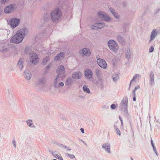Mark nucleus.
<instances>
[{
    "instance_id": "obj_1",
    "label": "nucleus",
    "mask_w": 160,
    "mask_h": 160,
    "mask_svg": "<svg viewBox=\"0 0 160 160\" xmlns=\"http://www.w3.org/2000/svg\"><path fill=\"white\" fill-rule=\"evenodd\" d=\"M28 29L26 28H22L18 30L16 34L12 37L10 40V42L18 44L21 43L24 38L27 34Z\"/></svg>"
},
{
    "instance_id": "obj_2",
    "label": "nucleus",
    "mask_w": 160,
    "mask_h": 160,
    "mask_svg": "<svg viewBox=\"0 0 160 160\" xmlns=\"http://www.w3.org/2000/svg\"><path fill=\"white\" fill-rule=\"evenodd\" d=\"M62 12L58 8H56L52 11L50 14L51 19L54 22H58L61 19Z\"/></svg>"
},
{
    "instance_id": "obj_3",
    "label": "nucleus",
    "mask_w": 160,
    "mask_h": 160,
    "mask_svg": "<svg viewBox=\"0 0 160 160\" xmlns=\"http://www.w3.org/2000/svg\"><path fill=\"white\" fill-rule=\"evenodd\" d=\"M128 99L126 98H124L121 102L119 108L120 109L123 111L126 115L128 114L127 109Z\"/></svg>"
},
{
    "instance_id": "obj_4",
    "label": "nucleus",
    "mask_w": 160,
    "mask_h": 160,
    "mask_svg": "<svg viewBox=\"0 0 160 160\" xmlns=\"http://www.w3.org/2000/svg\"><path fill=\"white\" fill-rule=\"evenodd\" d=\"M108 45L110 49L114 52H117L119 49L118 44L113 40H109L108 42Z\"/></svg>"
},
{
    "instance_id": "obj_5",
    "label": "nucleus",
    "mask_w": 160,
    "mask_h": 160,
    "mask_svg": "<svg viewBox=\"0 0 160 160\" xmlns=\"http://www.w3.org/2000/svg\"><path fill=\"white\" fill-rule=\"evenodd\" d=\"M97 15L103 21L109 22L111 20L110 17L104 12L99 11Z\"/></svg>"
},
{
    "instance_id": "obj_6",
    "label": "nucleus",
    "mask_w": 160,
    "mask_h": 160,
    "mask_svg": "<svg viewBox=\"0 0 160 160\" xmlns=\"http://www.w3.org/2000/svg\"><path fill=\"white\" fill-rule=\"evenodd\" d=\"M30 60L32 63L37 64L39 61V58L37 54L33 52H32L30 54Z\"/></svg>"
},
{
    "instance_id": "obj_7",
    "label": "nucleus",
    "mask_w": 160,
    "mask_h": 160,
    "mask_svg": "<svg viewBox=\"0 0 160 160\" xmlns=\"http://www.w3.org/2000/svg\"><path fill=\"white\" fill-rule=\"evenodd\" d=\"M65 68L62 65L59 66L57 70V76L62 78L65 77Z\"/></svg>"
},
{
    "instance_id": "obj_8",
    "label": "nucleus",
    "mask_w": 160,
    "mask_h": 160,
    "mask_svg": "<svg viewBox=\"0 0 160 160\" xmlns=\"http://www.w3.org/2000/svg\"><path fill=\"white\" fill-rule=\"evenodd\" d=\"M159 32V30L158 28L153 29L151 33L149 42H151L158 35V33Z\"/></svg>"
},
{
    "instance_id": "obj_9",
    "label": "nucleus",
    "mask_w": 160,
    "mask_h": 160,
    "mask_svg": "<svg viewBox=\"0 0 160 160\" xmlns=\"http://www.w3.org/2000/svg\"><path fill=\"white\" fill-rule=\"evenodd\" d=\"M20 20L19 19L13 18L9 21V24L12 28H14L17 27L19 24Z\"/></svg>"
},
{
    "instance_id": "obj_10",
    "label": "nucleus",
    "mask_w": 160,
    "mask_h": 160,
    "mask_svg": "<svg viewBox=\"0 0 160 160\" xmlns=\"http://www.w3.org/2000/svg\"><path fill=\"white\" fill-rule=\"evenodd\" d=\"M102 148L105 152L110 153H111V144L110 143L107 142L102 145Z\"/></svg>"
},
{
    "instance_id": "obj_11",
    "label": "nucleus",
    "mask_w": 160,
    "mask_h": 160,
    "mask_svg": "<svg viewBox=\"0 0 160 160\" xmlns=\"http://www.w3.org/2000/svg\"><path fill=\"white\" fill-rule=\"evenodd\" d=\"M105 25L104 23L102 22L101 23H98L94 25H91L90 27L92 29L98 30L103 28Z\"/></svg>"
},
{
    "instance_id": "obj_12",
    "label": "nucleus",
    "mask_w": 160,
    "mask_h": 160,
    "mask_svg": "<svg viewBox=\"0 0 160 160\" xmlns=\"http://www.w3.org/2000/svg\"><path fill=\"white\" fill-rule=\"evenodd\" d=\"M98 65L101 68L106 69L107 68V64L105 60L99 58L97 60Z\"/></svg>"
},
{
    "instance_id": "obj_13",
    "label": "nucleus",
    "mask_w": 160,
    "mask_h": 160,
    "mask_svg": "<svg viewBox=\"0 0 160 160\" xmlns=\"http://www.w3.org/2000/svg\"><path fill=\"white\" fill-rule=\"evenodd\" d=\"M79 53L82 56L85 55L86 56H89L91 54V52L89 49L85 48L80 50Z\"/></svg>"
},
{
    "instance_id": "obj_14",
    "label": "nucleus",
    "mask_w": 160,
    "mask_h": 160,
    "mask_svg": "<svg viewBox=\"0 0 160 160\" xmlns=\"http://www.w3.org/2000/svg\"><path fill=\"white\" fill-rule=\"evenodd\" d=\"M82 75V73L80 71L74 72L72 73V77L73 79H78L81 78Z\"/></svg>"
},
{
    "instance_id": "obj_15",
    "label": "nucleus",
    "mask_w": 160,
    "mask_h": 160,
    "mask_svg": "<svg viewBox=\"0 0 160 160\" xmlns=\"http://www.w3.org/2000/svg\"><path fill=\"white\" fill-rule=\"evenodd\" d=\"M15 8L13 5L11 4L6 7L4 9V12L5 13H10L13 12Z\"/></svg>"
},
{
    "instance_id": "obj_16",
    "label": "nucleus",
    "mask_w": 160,
    "mask_h": 160,
    "mask_svg": "<svg viewBox=\"0 0 160 160\" xmlns=\"http://www.w3.org/2000/svg\"><path fill=\"white\" fill-rule=\"evenodd\" d=\"M84 75L88 79H91L93 76V73L90 69H87L85 71Z\"/></svg>"
},
{
    "instance_id": "obj_17",
    "label": "nucleus",
    "mask_w": 160,
    "mask_h": 160,
    "mask_svg": "<svg viewBox=\"0 0 160 160\" xmlns=\"http://www.w3.org/2000/svg\"><path fill=\"white\" fill-rule=\"evenodd\" d=\"M24 76L25 78L28 80H30L32 77V75L31 72L27 69L25 70Z\"/></svg>"
},
{
    "instance_id": "obj_18",
    "label": "nucleus",
    "mask_w": 160,
    "mask_h": 160,
    "mask_svg": "<svg viewBox=\"0 0 160 160\" xmlns=\"http://www.w3.org/2000/svg\"><path fill=\"white\" fill-rule=\"evenodd\" d=\"M74 80L72 78L69 77L67 78L65 82V85L68 87H70L73 83Z\"/></svg>"
},
{
    "instance_id": "obj_19",
    "label": "nucleus",
    "mask_w": 160,
    "mask_h": 160,
    "mask_svg": "<svg viewBox=\"0 0 160 160\" xmlns=\"http://www.w3.org/2000/svg\"><path fill=\"white\" fill-rule=\"evenodd\" d=\"M64 53L62 52H60L54 58V60L56 61L57 60H61L64 58Z\"/></svg>"
},
{
    "instance_id": "obj_20",
    "label": "nucleus",
    "mask_w": 160,
    "mask_h": 160,
    "mask_svg": "<svg viewBox=\"0 0 160 160\" xmlns=\"http://www.w3.org/2000/svg\"><path fill=\"white\" fill-rule=\"evenodd\" d=\"M23 59L22 58H20L19 59V61L18 62L17 64V67L18 68L20 69V70H21L23 68Z\"/></svg>"
},
{
    "instance_id": "obj_21",
    "label": "nucleus",
    "mask_w": 160,
    "mask_h": 160,
    "mask_svg": "<svg viewBox=\"0 0 160 160\" xmlns=\"http://www.w3.org/2000/svg\"><path fill=\"white\" fill-rule=\"evenodd\" d=\"M26 122L28 127L34 128H36L35 126L34 125V124L33 123L32 120L28 119L26 121Z\"/></svg>"
},
{
    "instance_id": "obj_22",
    "label": "nucleus",
    "mask_w": 160,
    "mask_h": 160,
    "mask_svg": "<svg viewBox=\"0 0 160 160\" xmlns=\"http://www.w3.org/2000/svg\"><path fill=\"white\" fill-rule=\"evenodd\" d=\"M46 79L45 78L43 77L39 79L38 84L39 87H42L45 83Z\"/></svg>"
},
{
    "instance_id": "obj_23",
    "label": "nucleus",
    "mask_w": 160,
    "mask_h": 160,
    "mask_svg": "<svg viewBox=\"0 0 160 160\" xmlns=\"http://www.w3.org/2000/svg\"><path fill=\"white\" fill-rule=\"evenodd\" d=\"M95 73L97 78H99V77H101L102 75V72L99 69H96L95 70Z\"/></svg>"
},
{
    "instance_id": "obj_24",
    "label": "nucleus",
    "mask_w": 160,
    "mask_h": 160,
    "mask_svg": "<svg viewBox=\"0 0 160 160\" xmlns=\"http://www.w3.org/2000/svg\"><path fill=\"white\" fill-rule=\"evenodd\" d=\"M150 82L151 85H153L154 84V73L153 71L151 72L150 74Z\"/></svg>"
},
{
    "instance_id": "obj_25",
    "label": "nucleus",
    "mask_w": 160,
    "mask_h": 160,
    "mask_svg": "<svg viewBox=\"0 0 160 160\" xmlns=\"http://www.w3.org/2000/svg\"><path fill=\"white\" fill-rule=\"evenodd\" d=\"M125 56L126 58L128 59H129L131 58V52L130 49L128 48L126 50V52L125 53Z\"/></svg>"
},
{
    "instance_id": "obj_26",
    "label": "nucleus",
    "mask_w": 160,
    "mask_h": 160,
    "mask_svg": "<svg viewBox=\"0 0 160 160\" xmlns=\"http://www.w3.org/2000/svg\"><path fill=\"white\" fill-rule=\"evenodd\" d=\"M112 78L113 81L115 82H117L119 79V76L117 73H114L112 76Z\"/></svg>"
},
{
    "instance_id": "obj_27",
    "label": "nucleus",
    "mask_w": 160,
    "mask_h": 160,
    "mask_svg": "<svg viewBox=\"0 0 160 160\" xmlns=\"http://www.w3.org/2000/svg\"><path fill=\"white\" fill-rule=\"evenodd\" d=\"M52 155L55 158L58 159L59 160H63L61 155L60 154H57L56 152H52Z\"/></svg>"
},
{
    "instance_id": "obj_28",
    "label": "nucleus",
    "mask_w": 160,
    "mask_h": 160,
    "mask_svg": "<svg viewBox=\"0 0 160 160\" xmlns=\"http://www.w3.org/2000/svg\"><path fill=\"white\" fill-rule=\"evenodd\" d=\"M59 77H59L58 76H57L56 78L55 79V80L54 81L53 85L54 87L55 88H58V79L59 78Z\"/></svg>"
},
{
    "instance_id": "obj_29",
    "label": "nucleus",
    "mask_w": 160,
    "mask_h": 160,
    "mask_svg": "<svg viewBox=\"0 0 160 160\" xmlns=\"http://www.w3.org/2000/svg\"><path fill=\"white\" fill-rule=\"evenodd\" d=\"M140 77V76L138 74H135L134 75V76L133 78L130 81V83L129 84V88H130V87L131 86L132 83L134 81V80L135 79H136L138 78H139Z\"/></svg>"
},
{
    "instance_id": "obj_30",
    "label": "nucleus",
    "mask_w": 160,
    "mask_h": 160,
    "mask_svg": "<svg viewBox=\"0 0 160 160\" xmlns=\"http://www.w3.org/2000/svg\"><path fill=\"white\" fill-rule=\"evenodd\" d=\"M50 60V58L49 56L46 57L43 60L42 63L46 65L48 62Z\"/></svg>"
},
{
    "instance_id": "obj_31",
    "label": "nucleus",
    "mask_w": 160,
    "mask_h": 160,
    "mask_svg": "<svg viewBox=\"0 0 160 160\" xmlns=\"http://www.w3.org/2000/svg\"><path fill=\"white\" fill-rule=\"evenodd\" d=\"M83 90L86 92L89 93H90V91L89 88L86 86L84 85L82 87Z\"/></svg>"
},
{
    "instance_id": "obj_32",
    "label": "nucleus",
    "mask_w": 160,
    "mask_h": 160,
    "mask_svg": "<svg viewBox=\"0 0 160 160\" xmlns=\"http://www.w3.org/2000/svg\"><path fill=\"white\" fill-rule=\"evenodd\" d=\"M97 78L98 79L96 81V83H97V84L100 83L102 84L103 83L104 80L101 77H99V78Z\"/></svg>"
},
{
    "instance_id": "obj_33",
    "label": "nucleus",
    "mask_w": 160,
    "mask_h": 160,
    "mask_svg": "<svg viewBox=\"0 0 160 160\" xmlns=\"http://www.w3.org/2000/svg\"><path fill=\"white\" fill-rule=\"evenodd\" d=\"M114 127L115 129L116 132L119 136H120L121 135V132L119 129L117 128L116 125H114Z\"/></svg>"
},
{
    "instance_id": "obj_34",
    "label": "nucleus",
    "mask_w": 160,
    "mask_h": 160,
    "mask_svg": "<svg viewBox=\"0 0 160 160\" xmlns=\"http://www.w3.org/2000/svg\"><path fill=\"white\" fill-rule=\"evenodd\" d=\"M113 15L117 19H119L120 18V15L116 12L113 13Z\"/></svg>"
},
{
    "instance_id": "obj_35",
    "label": "nucleus",
    "mask_w": 160,
    "mask_h": 160,
    "mask_svg": "<svg viewBox=\"0 0 160 160\" xmlns=\"http://www.w3.org/2000/svg\"><path fill=\"white\" fill-rule=\"evenodd\" d=\"M44 20L45 21H48L49 20H50V19H51V18H49V16H48H48L47 15H46L44 17Z\"/></svg>"
},
{
    "instance_id": "obj_36",
    "label": "nucleus",
    "mask_w": 160,
    "mask_h": 160,
    "mask_svg": "<svg viewBox=\"0 0 160 160\" xmlns=\"http://www.w3.org/2000/svg\"><path fill=\"white\" fill-rule=\"evenodd\" d=\"M12 143L14 147V148H16V142L15 139H13L12 141Z\"/></svg>"
},
{
    "instance_id": "obj_37",
    "label": "nucleus",
    "mask_w": 160,
    "mask_h": 160,
    "mask_svg": "<svg viewBox=\"0 0 160 160\" xmlns=\"http://www.w3.org/2000/svg\"><path fill=\"white\" fill-rule=\"evenodd\" d=\"M119 118L121 122V126L122 128H123V121L122 118L120 116H119Z\"/></svg>"
},
{
    "instance_id": "obj_38",
    "label": "nucleus",
    "mask_w": 160,
    "mask_h": 160,
    "mask_svg": "<svg viewBox=\"0 0 160 160\" xmlns=\"http://www.w3.org/2000/svg\"><path fill=\"white\" fill-rule=\"evenodd\" d=\"M117 39L119 42H121L123 40V38L120 36H118L117 37Z\"/></svg>"
},
{
    "instance_id": "obj_39",
    "label": "nucleus",
    "mask_w": 160,
    "mask_h": 160,
    "mask_svg": "<svg viewBox=\"0 0 160 160\" xmlns=\"http://www.w3.org/2000/svg\"><path fill=\"white\" fill-rule=\"evenodd\" d=\"M42 34H38L36 35L35 38H36V39L41 38L42 37Z\"/></svg>"
},
{
    "instance_id": "obj_40",
    "label": "nucleus",
    "mask_w": 160,
    "mask_h": 160,
    "mask_svg": "<svg viewBox=\"0 0 160 160\" xmlns=\"http://www.w3.org/2000/svg\"><path fill=\"white\" fill-rule=\"evenodd\" d=\"M67 155L71 159L74 158H75V156L72 154H70L67 153Z\"/></svg>"
},
{
    "instance_id": "obj_41",
    "label": "nucleus",
    "mask_w": 160,
    "mask_h": 160,
    "mask_svg": "<svg viewBox=\"0 0 160 160\" xmlns=\"http://www.w3.org/2000/svg\"><path fill=\"white\" fill-rule=\"evenodd\" d=\"M109 10L112 14H113V13H115V10L112 8H109Z\"/></svg>"
},
{
    "instance_id": "obj_42",
    "label": "nucleus",
    "mask_w": 160,
    "mask_h": 160,
    "mask_svg": "<svg viewBox=\"0 0 160 160\" xmlns=\"http://www.w3.org/2000/svg\"><path fill=\"white\" fill-rule=\"evenodd\" d=\"M102 108L105 109H107L109 108V106L107 105H105L103 106Z\"/></svg>"
},
{
    "instance_id": "obj_43",
    "label": "nucleus",
    "mask_w": 160,
    "mask_h": 160,
    "mask_svg": "<svg viewBox=\"0 0 160 160\" xmlns=\"http://www.w3.org/2000/svg\"><path fill=\"white\" fill-rule=\"evenodd\" d=\"M8 0H1V2L2 4H5L6 2H7Z\"/></svg>"
},
{
    "instance_id": "obj_44",
    "label": "nucleus",
    "mask_w": 160,
    "mask_h": 160,
    "mask_svg": "<svg viewBox=\"0 0 160 160\" xmlns=\"http://www.w3.org/2000/svg\"><path fill=\"white\" fill-rule=\"evenodd\" d=\"M154 48L152 46H151V48H150L149 49V52H153V51Z\"/></svg>"
},
{
    "instance_id": "obj_45",
    "label": "nucleus",
    "mask_w": 160,
    "mask_h": 160,
    "mask_svg": "<svg viewBox=\"0 0 160 160\" xmlns=\"http://www.w3.org/2000/svg\"><path fill=\"white\" fill-rule=\"evenodd\" d=\"M58 87L60 86L63 87L64 86V83L63 82H61L59 83L58 84Z\"/></svg>"
},
{
    "instance_id": "obj_46",
    "label": "nucleus",
    "mask_w": 160,
    "mask_h": 160,
    "mask_svg": "<svg viewBox=\"0 0 160 160\" xmlns=\"http://www.w3.org/2000/svg\"><path fill=\"white\" fill-rule=\"evenodd\" d=\"M63 147L64 148H65L68 151L71 150V149L69 147H67L66 146H63Z\"/></svg>"
},
{
    "instance_id": "obj_47",
    "label": "nucleus",
    "mask_w": 160,
    "mask_h": 160,
    "mask_svg": "<svg viewBox=\"0 0 160 160\" xmlns=\"http://www.w3.org/2000/svg\"><path fill=\"white\" fill-rule=\"evenodd\" d=\"M111 108L112 109H115L116 108V106L114 104H112L111 106Z\"/></svg>"
},
{
    "instance_id": "obj_48",
    "label": "nucleus",
    "mask_w": 160,
    "mask_h": 160,
    "mask_svg": "<svg viewBox=\"0 0 160 160\" xmlns=\"http://www.w3.org/2000/svg\"><path fill=\"white\" fill-rule=\"evenodd\" d=\"M140 88V87L139 86H137L135 87L134 90L136 91L138 89Z\"/></svg>"
},
{
    "instance_id": "obj_49",
    "label": "nucleus",
    "mask_w": 160,
    "mask_h": 160,
    "mask_svg": "<svg viewBox=\"0 0 160 160\" xmlns=\"http://www.w3.org/2000/svg\"><path fill=\"white\" fill-rule=\"evenodd\" d=\"M8 50V48H3V51L4 52H7Z\"/></svg>"
},
{
    "instance_id": "obj_50",
    "label": "nucleus",
    "mask_w": 160,
    "mask_h": 160,
    "mask_svg": "<svg viewBox=\"0 0 160 160\" xmlns=\"http://www.w3.org/2000/svg\"><path fill=\"white\" fill-rule=\"evenodd\" d=\"M153 151L154 152H155V153L157 155V153L156 151V149L155 148H153Z\"/></svg>"
},
{
    "instance_id": "obj_51",
    "label": "nucleus",
    "mask_w": 160,
    "mask_h": 160,
    "mask_svg": "<svg viewBox=\"0 0 160 160\" xmlns=\"http://www.w3.org/2000/svg\"><path fill=\"white\" fill-rule=\"evenodd\" d=\"M135 91H136L134 90L133 92H132V94L134 96H135V95H136V94H135Z\"/></svg>"
},
{
    "instance_id": "obj_52",
    "label": "nucleus",
    "mask_w": 160,
    "mask_h": 160,
    "mask_svg": "<svg viewBox=\"0 0 160 160\" xmlns=\"http://www.w3.org/2000/svg\"><path fill=\"white\" fill-rule=\"evenodd\" d=\"M80 130L81 131V132L82 133H84V129L82 128H81V129H80Z\"/></svg>"
},
{
    "instance_id": "obj_53",
    "label": "nucleus",
    "mask_w": 160,
    "mask_h": 160,
    "mask_svg": "<svg viewBox=\"0 0 160 160\" xmlns=\"http://www.w3.org/2000/svg\"><path fill=\"white\" fill-rule=\"evenodd\" d=\"M50 65H48L46 67V68L47 69H49L50 68Z\"/></svg>"
},
{
    "instance_id": "obj_54",
    "label": "nucleus",
    "mask_w": 160,
    "mask_h": 160,
    "mask_svg": "<svg viewBox=\"0 0 160 160\" xmlns=\"http://www.w3.org/2000/svg\"><path fill=\"white\" fill-rule=\"evenodd\" d=\"M152 147H153V148H155V146H154V143H152Z\"/></svg>"
},
{
    "instance_id": "obj_55",
    "label": "nucleus",
    "mask_w": 160,
    "mask_h": 160,
    "mask_svg": "<svg viewBox=\"0 0 160 160\" xmlns=\"http://www.w3.org/2000/svg\"><path fill=\"white\" fill-rule=\"evenodd\" d=\"M152 147H153V148H155V146H154V143H152Z\"/></svg>"
},
{
    "instance_id": "obj_56",
    "label": "nucleus",
    "mask_w": 160,
    "mask_h": 160,
    "mask_svg": "<svg viewBox=\"0 0 160 160\" xmlns=\"http://www.w3.org/2000/svg\"><path fill=\"white\" fill-rule=\"evenodd\" d=\"M136 99L135 96H134L133 98V101H135Z\"/></svg>"
},
{
    "instance_id": "obj_57",
    "label": "nucleus",
    "mask_w": 160,
    "mask_h": 160,
    "mask_svg": "<svg viewBox=\"0 0 160 160\" xmlns=\"http://www.w3.org/2000/svg\"><path fill=\"white\" fill-rule=\"evenodd\" d=\"M151 144H152V143H154L153 141H152V140H151Z\"/></svg>"
},
{
    "instance_id": "obj_58",
    "label": "nucleus",
    "mask_w": 160,
    "mask_h": 160,
    "mask_svg": "<svg viewBox=\"0 0 160 160\" xmlns=\"http://www.w3.org/2000/svg\"><path fill=\"white\" fill-rule=\"evenodd\" d=\"M10 96H10H11V97L12 98V99H13L12 97V96L11 95H10V96Z\"/></svg>"
},
{
    "instance_id": "obj_59",
    "label": "nucleus",
    "mask_w": 160,
    "mask_h": 160,
    "mask_svg": "<svg viewBox=\"0 0 160 160\" xmlns=\"http://www.w3.org/2000/svg\"><path fill=\"white\" fill-rule=\"evenodd\" d=\"M131 160H134L132 158H131Z\"/></svg>"
},
{
    "instance_id": "obj_60",
    "label": "nucleus",
    "mask_w": 160,
    "mask_h": 160,
    "mask_svg": "<svg viewBox=\"0 0 160 160\" xmlns=\"http://www.w3.org/2000/svg\"><path fill=\"white\" fill-rule=\"evenodd\" d=\"M53 160H56V159H54Z\"/></svg>"
},
{
    "instance_id": "obj_61",
    "label": "nucleus",
    "mask_w": 160,
    "mask_h": 160,
    "mask_svg": "<svg viewBox=\"0 0 160 160\" xmlns=\"http://www.w3.org/2000/svg\"><path fill=\"white\" fill-rule=\"evenodd\" d=\"M82 142H83V143H84V142H83V141H82Z\"/></svg>"
}]
</instances>
